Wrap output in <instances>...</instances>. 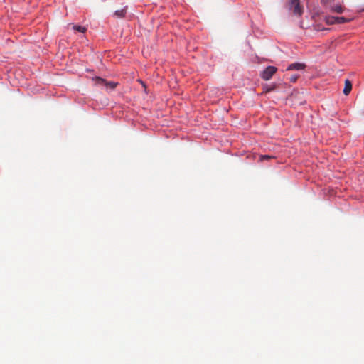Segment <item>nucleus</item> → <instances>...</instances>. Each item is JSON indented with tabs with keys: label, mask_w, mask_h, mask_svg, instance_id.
I'll list each match as a JSON object with an SVG mask.
<instances>
[{
	"label": "nucleus",
	"mask_w": 364,
	"mask_h": 364,
	"mask_svg": "<svg viewBox=\"0 0 364 364\" xmlns=\"http://www.w3.org/2000/svg\"><path fill=\"white\" fill-rule=\"evenodd\" d=\"M287 8L292 11L294 15L301 16L303 14V6L300 4V0H289Z\"/></svg>",
	"instance_id": "1"
},
{
	"label": "nucleus",
	"mask_w": 364,
	"mask_h": 364,
	"mask_svg": "<svg viewBox=\"0 0 364 364\" xmlns=\"http://www.w3.org/2000/svg\"><path fill=\"white\" fill-rule=\"evenodd\" d=\"M350 21V20L344 17H336L332 16H328L326 17V22L329 25L333 24H342Z\"/></svg>",
	"instance_id": "2"
},
{
	"label": "nucleus",
	"mask_w": 364,
	"mask_h": 364,
	"mask_svg": "<svg viewBox=\"0 0 364 364\" xmlns=\"http://www.w3.org/2000/svg\"><path fill=\"white\" fill-rule=\"evenodd\" d=\"M277 68L274 66H268L263 70L261 74V77L264 80H269L277 72Z\"/></svg>",
	"instance_id": "3"
},
{
	"label": "nucleus",
	"mask_w": 364,
	"mask_h": 364,
	"mask_svg": "<svg viewBox=\"0 0 364 364\" xmlns=\"http://www.w3.org/2000/svg\"><path fill=\"white\" fill-rule=\"evenodd\" d=\"M305 67H306V65L303 63H294L289 65L287 70H299L304 69Z\"/></svg>",
	"instance_id": "4"
},
{
	"label": "nucleus",
	"mask_w": 364,
	"mask_h": 364,
	"mask_svg": "<svg viewBox=\"0 0 364 364\" xmlns=\"http://www.w3.org/2000/svg\"><path fill=\"white\" fill-rule=\"evenodd\" d=\"M351 90H352V82L348 79H346L345 80V86H344L343 92L345 95H348L349 93L350 92Z\"/></svg>",
	"instance_id": "5"
},
{
	"label": "nucleus",
	"mask_w": 364,
	"mask_h": 364,
	"mask_svg": "<svg viewBox=\"0 0 364 364\" xmlns=\"http://www.w3.org/2000/svg\"><path fill=\"white\" fill-rule=\"evenodd\" d=\"M331 11L338 14H341L343 11V9L341 4H335L331 6Z\"/></svg>",
	"instance_id": "6"
},
{
	"label": "nucleus",
	"mask_w": 364,
	"mask_h": 364,
	"mask_svg": "<svg viewBox=\"0 0 364 364\" xmlns=\"http://www.w3.org/2000/svg\"><path fill=\"white\" fill-rule=\"evenodd\" d=\"M126 12H127V6L123 9L117 10L114 12V16H116L118 18H124L126 15Z\"/></svg>",
	"instance_id": "7"
},
{
	"label": "nucleus",
	"mask_w": 364,
	"mask_h": 364,
	"mask_svg": "<svg viewBox=\"0 0 364 364\" xmlns=\"http://www.w3.org/2000/svg\"><path fill=\"white\" fill-rule=\"evenodd\" d=\"M275 88H276V85L275 84L264 85L263 86V92H269L274 90Z\"/></svg>",
	"instance_id": "8"
},
{
	"label": "nucleus",
	"mask_w": 364,
	"mask_h": 364,
	"mask_svg": "<svg viewBox=\"0 0 364 364\" xmlns=\"http://www.w3.org/2000/svg\"><path fill=\"white\" fill-rule=\"evenodd\" d=\"M73 28L74 30L77 31L81 33H85L87 30L85 27L80 26H76V25L73 26Z\"/></svg>",
	"instance_id": "9"
},
{
	"label": "nucleus",
	"mask_w": 364,
	"mask_h": 364,
	"mask_svg": "<svg viewBox=\"0 0 364 364\" xmlns=\"http://www.w3.org/2000/svg\"><path fill=\"white\" fill-rule=\"evenodd\" d=\"M299 76L297 75H293L290 77V82H296Z\"/></svg>",
	"instance_id": "10"
},
{
	"label": "nucleus",
	"mask_w": 364,
	"mask_h": 364,
	"mask_svg": "<svg viewBox=\"0 0 364 364\" xmlns=\"http://www.w3.org/2000/svg\"><path fill=\"white\" fill-rule=\"evenodd\" d=\"M109 85L110 86L111 88L114 89V88H115L117 84L114 82H109Z\"/></svg>",
	"instance_id": "11"
},
{
	"label": "nucleus",
	"mask_w": 364,
	"mask_h": 364,
	"mask_svg": "<svg viewBox=\"0 0 364 364\" xmlns=\"http://www.w3.org/2000/svg\"><path fill=\"white\" fill-rule=\"evenodd\" d=\"M97 82H101V83H104L105 82V80L103 79L100 78V77H97Z\"/></svg>",
	"instance_id": "12"
},
{
	"label": "nucleus",
	"mask_w": 364,
	"mask_h": 364,
	"mask_svg": "<svg viewBox=\"0 0 364 364\" xmlns=\"http://www.w3.org/2000/svg\"><path fill=\"white\" fill-rule=\"evenodd\" d=\"M270 156H268V155H264V156H261V159H269Z\"/></svg>",
	"instance_id": "13"
},
{
	"label": "nucleus",
	"mask_w": 364,
	"mask_h": 364,
	"mask_svg": "<svg viewBox=\"0 0 364 364\" xmlns=\"http://www.w3.org/2000/svg\"><path fill=\"white\" fill-rule=\"evenodd\" d=\"M327 0H322L323 2H326Z\"/></svg>",
	"instance_id": "14"
}]
</instances>
